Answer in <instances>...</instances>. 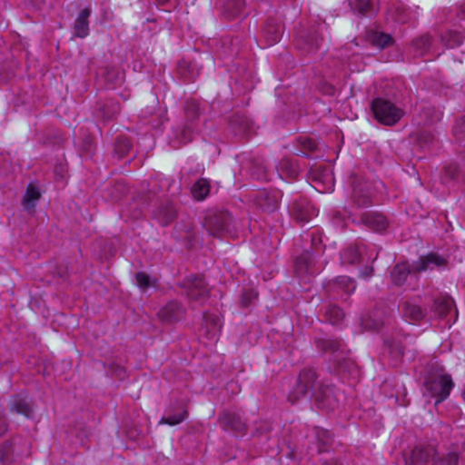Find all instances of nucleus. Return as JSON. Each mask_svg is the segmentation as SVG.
<instances>
[{"instance_id":"33","label":"nucleus","mask_w":465,"mask_h":465,"mask_svg":"<svg viewBox=\"0 0 465 465\" xmlns=\"http://www.w3.org/2000/svg\"><path fill=\"white\" fill-rule=\"evenodd\" d=\"M349 353H344L338 358L333 360V363L336 365L337 370L340 372H348L350 375L356 377L359 373L358 367L354 361L348 358Z\"/></svg>"},{"instance_id":"7","label":"nucleus","mask_w":465,"mask_h":465,"mask_svg":"<svg viewBox=\"0 0 465 465\" xmlns=\"http://www.w3.org/2000/svg\"><path fill=\"white\" fill-rule=\"evenodd\" d=\"M178 285L184 289L186 296L191 302L202 304L209 297L210 290L207 283L199 275L187 276Z\"/></svg>"},{"instance_id":"39","label":"nucleus","mask_w":465,"mask_h":465,"mask_svg":"<svg viewBox=\"0 0 465 465\" xmlns=\"http://www.w3.org/2000/svg\"><path fill=\"white\" fill-rule=\"evenodd\" d=\"M120 112V104L113 100L106 101L99 107V116L104 120L113 119Z\"/></svg>"},{"instance_id":"64","label":"nucleus","mask_w":465,"mask_h":465,"mask_svg":"<svg viewBox=\"0 0 465 465\" xmlns=\"http://www.w3.org/2000/svg\"><path fill=\"white\" fill-rule=\"evenodd\" d=\"M322 465H342V463L336 459H331L326 460Z\"/></svg>"},{"instance_id":"45","label":"nucleus","mask_w":465,"mask_h":465,"mask_svg":"<svg viewBox=\"0 0 465 465\" xmlns=\"http://www.w3.org/2000/svg\"><path fill=\"white\" fill-rule=\"evenodd\" d=\"M41 193L37 187L29 184L23 199V205L25 210H32L35 206V202L39 200Z\"/></svg>"},{"instance_id":"19","label":"nucleus","mask_w":465,"mask_h":465,"mask_svg":"<svg viewBox=\"0 0 465 465\" xmlns=\"http://www.w3.org/2000/svg\"><path fill=\"white\" fill-rule=\"evenodd\" d=\"M184 314L185 309L179 302L170 301L158 312V318L162 322L171 324L181 321Z\"/></svg>"},{"instance_id":"42","label":"nucleus","mask_w":465,"mask_h":465,"mask_svg":"<svg viewBox=\"0 0 465 465\" xmlns=\"http://www.w3.org/2000/svg\"><path fill=\"white\" fill-rule=\"evenodd\" d=\"M297 143L299 144L296 153L297 154H302L309 157L310 154L317 149L316 142L310 137H299L297 139Z\"/></svg>"},{"instance_id":"18","label":"nucleus","mask_w":465,"mask_h":465,"mask_svg":"<svg viewBox=\"0 0 465 465\" xmlns=\"http://www.w3.org/2000/svg\"><path fill=\"white\" fill-rule=\"evenodd\" d=\"M281 197V192L276 189H262L258 191L255 200L262 211L272 213L277 210Z\"/></svg>"},{"instance_id":"3","label":"nucleus","mask_w":465,"mask_h":465,"mask_svg":"<svg viewBox=\"0 0 465 465\" xmlns=\"http://www.w3.org/2000/svg\"><path fill=\"white\" fill-rule=\"evenodd\" d=\"M371 110L379 123L389 126L396 124L404 114L402 109L391 101L381 97L371 101Z\"/></svg>"},{"instance_id":"8","label":"nucleus","mask_w":465,"mask_h":465,"mask_svg":"<svg viewBox=\"0 0 465 465\" xmlns=\"http://www.w3.org/2000/svg\"><path fill=\"white\" fill-rule=\"evenodd\" d=\"M351 202L358 208H367L372 204V185L365 178L353 175L351 177Z\"/></svg>"},{"instance_id":"2","label":"nucleus","mask_w":465,"mask_h":465,"mask_svg":"<svg viewBox=\"0 0 465 465\" xmlns=\"http://www.w3.org/2000/svg\"><path fill=\"white\" fill-rule=\"evenodd\" d=\"M322 381H318V374L312 368L302 369L297 378V382L293 390L288 395V401L294 404L302 397L311 394V398L313 396V392L317 391V387Z\"/></svg>"},{"instance_id":"48","label":"nucleus","mask_w":465,"mask_h":465,"mask_svg":"<svg viewBox=\"0 0 465 465\" xmlns=\"http://www.w3.org/2000/svg\"><path fill=\"white\" fill-rule=\"evenodd\" d=\"M459 455L455 451H449L442 455H438V452L433 456L432 465H458Z\"/></svg>"},{"instance_id":"60","label":"nucleus","mask_w":465,"mask_h":465,"mask_svg":"<svg viewBox=\"0 0 465 465\" xmlns=\"http://www.w3.org/2000/svg\"><path fill=\"white\" fill-rule=\"evenodd\" d=\"M108 370L112 375L119 380L123 381L127 377L125 369L117 363H111Z\"/></svg>"},{"instance_id":"27","label":"nucleus","mask_w":465,"mask_h":465,"mask_svg":"<svg viewBox=\"0 0 465 465\" xmlns=\"http://www.w3.org/2000/svg\"><path fill=\"white\" fill-rule=\"evenodd\" d=\"M92 14V8L86 6L84 8L76 17L74 24V36L84 38L89 34V21L88 18Z\"/></svg>"},{"instance_id":"54","label":"nucleus","mask_w":465,"mask_h":465,"mask_svg":"<svg viewBox=\"0 0 465 465\" xmlns=\"http://www.w3.org/2000/svg\"><path fill=\"white\" fill-rule=\"evenodd\" d=\"M417 143L422 148H429L435 142L434 134L427 130H421L417 134Z\"/></svg>"},{"instance_id":"38","label":"nucleus","mask_w":465,"mask_h":465,"mask_svg":"<svg viewBox=\"0 0 465 465\" xmlns=\"http://www.w3.org/2000/svg\"><path fill=\"white\" fill-rule=\"evenodd\" d=\"M378 0H355L353 8L362 15H373L377 13Z\"/></svg>"},{"instance_id":"21","label":"nucleus","mask_w":465,"mask_h":465,"mask_svg":"<svg viewBox=\"0 0 465 465\" xmlns=\"http://www.w3.org/2000/svg\"><path fill=\"white\" fill-rule=\"evenodd\" d=\"M177 216V211L173 203L170 201L162 202L153 211V218L162 226H167L174 221Z\"/></svg>"},{"instance_id":"46","label":"nucleus","mask_w":465,"mask_h":465,"mask_svg":"<svg viewBox=\"0 0 465 465\" xmlns=\"http://www.w3.org/2000/svg\"><path fill=\"white\" fill-rule=\"evenodd\" d=\"M370 41L372 45L383 49L392 45L393 38L388 34L373 32L370 35Z\"/></svg>"},{"instance_id":"47","label":"nucleus","mask_w":465,"mask_h":465,"mask_svg":"<svg viewBox=\"0 0 465 465\" xmlns=\"http://www.w3.org/2000/svg\"><path fill=\"white\" fill-rule=\"evenodd\" d=\"M324 316L330 323L338 324L343 320L344 312L337 305H329L325 309Z\"/></svg>"},{"instance_id":"40","label":"nucleus","mask_w":465,"mask_h":465,"mask_svg":"<svg viewBox=\"0 0 465 465\" xmlns=\"http://www.w3.org/2000/svg\"><path fill=\"white\" fill-rule=\"evenodd\" d=\"M211 189L210 182L205 178H200L193 186L192 193L198 200H203L209 194Z\"/></svg>"},{"instance_id":"49","label":"nucleus","mask_w":465,"mask_h":465,"mask_svg":"<svg viewBox=\"0 0 465 465\" xmlns=\"http://www.w3.org/2000/svg\"><path fill=\"white\" fill-rule=\"evenodd\" d=\"M251 175L256 180H268V173L263 163L259 159L251 161Z\"/></svg>"},{"instance_id":"63","label":"nucleus","mask_w":465,"mask_h":465,"mask_svg":"<svg viewBox=\"0 0 465 465\" xmlns=\"http://www.w3.org/2000/svg\"><path fill=\"white\" fill-rule=\"evenodd\" d=\"M360 275L362 278H369L373 275V267L368 266L360 272Z\"/></svg>"},{"instance_id":"13","label":"nucleus","mask_w":465,"mask_h":465,"mask_svg":"<svg viewBox=\"0 0 465 465\" xmlns=\"http://www.w3.org/2000/svg\"><path fill=\"white\" fill-rule=\"evenodd\" d=\"M229 128L239 139L249 138L254 133L252 122L242 113H234L230 117Z\"/></svg>"},{"instance_id":"62","label":"nucleus","mask_w":465,"mask_h":465,"mask_svg":"<svg viewBox=\"0 0 465 465\" xmlns=\"http://www.w3.org/2000/svg\"><path fill=\"white\" fill-rule=\"evenodd\" d=\"M8 424L5 416L0 414V438L7 431Z\"/></svg>"},{"instance_id":"5","label":"nucleus","mask_w":465,"mask_h":465,"mask_svg":"<svg viewBox=\"0 0 465 465\" xmlns=\"http://www.w3.org/2000/svg\"><path fill=\"white\" fill-rule=\"evenodd\" d=\"M379 251L373 244L355 243L345 247L341 252V261L346 264H355L363 262H374Z\"/></svg>"},{"instance_id":"43","label":"nucleus","mask_w":465,"mask_h":465,"mask_svg":"<svg viewBox=\"0 0 465 465\" xmlns=\"http://www.w3.org/2000/svg\"><path fill=\"white\" fill-rule=\"evenodd\" d=\"M14 461V442L7 440L0 445V463L10 465Z\"/></svg>"},{"instance_id":"14","label":"nucleus","mask_w":465,"mask_h":465,"mask_svg":"<svg viewBox=\"0 0 465 465\" xmlns=\"http://www.w3.org/2000/svg\"><path fill=\"white\" fill-rule=\"evenodd\" d=\"M448 261L445 257L436 252H430L420 256L417 261L412 262L413 273H420L425 271H432L434 269L445 268Z\"/></svg>"},{"instance_id":"26","label":"nucleus","mask_w":465,"mask_h":465,"mask_svg":"<svg viewBox=\"0 0 465 465\" xmlns=\"http://www.w3.org/2000/svg\"><path fill=\"white\" fill-rule=\"evenodd\" d=\"M262 35L269 45L276 44L282 35V26L274 18H268L265 22Z\"/></svg>"},{"instance_id":"35","label":"nucleus","mask_w":465,"mask_h":465,"mask_svg":"<svg viewBox=\"0 0 465 465\" xmlns=\"http://www.w3.org/2000/svg\"><path fill=\"white\" fill-rule=\"evenodd\" d=\"M272 430V426L269 421L261 420L255 423L252 437L257 439L262 444H264L271 440L270 434Z\"/></svg>"},{"instance_id":"51","label":"nucleus","mask_w":465,"mask_h":465,"mask_svg":"<svg viewBox=\"0 0 465 465\" xmlns=\"http://www.w3.org/2000/svg\"><path fill=\"white\" fill-rule=\"evenodd\" d=\"M460 171L459 166L456 163H450L445 166L443 170V174L441 176V181L444 183H450L451 181H458L460 178Z\"/></svg>"},{"instance_id":"20","label":"nucleus","mask_w":465,"mask_h":465,"mask_svg":"<svg viewBox=\"0 0 465 465\" xmlns=\"http://www.w3.org/2000/svg\"><path fill=\"white\" fill-rule=\"evenodd\" d=\"M294 269L299 277L317 273L318 269L315 267V258L313 254L308 250L304 251L295 259Z\"/></svg>"},{"instance_id":"4","label":"nucleus","mask_w":465,"mask_h":465,"mask_svg":"<svg viewBox=\"0 0 465 465\" xmlns=\"http://www.w3.org/2000/svg\"><path fill=\"white\" fill-rule=\"evenodd\" d=\"M453 386L450 375L444 373L442 368L430 372L425 381L426 390L437 399L436 403L444 401L450 395Z\"/></svg>"},{"instance_id":"22","label":"nucleus","mask_w":465,"mask_h":465,"mask_svg":"<svg viewBox=\"0 0 465 465\" xmlns=\"http://www.w3.org/2000/svg\"><path fill=\"white\" fill-rule=\"evenodd\" d=\"M359 223L375 232H381L389 226L388 219L378 212H365L360 215Z\"/></svg>"},{"instance_id":"6","label":"nucleus","mask_w":465,"mask_h":465,"mask_svg":"<svg viewBox=\"0 0 465 465\" xmlns=\"http://www.w3.org/2000/svg\"><path fill=\"white\" fill-rule=\"evenodd\" d=\"M322 28L323 25H317L301 29L296 35V47L307 54L316 53L323 40Z\"/></svg>"},{"instance_id":"9","label":"nucleus","mask_w":465,"mask_h":465,"mask_svg":"<svg viewBox=\"0 0 465 465\" xmlns=\"http://www.w3.org/2000/svg\"><path fill=\"white\" fill-rule=\"evenodd\" d=\"M436 453V447L432 443L416 444L410 451L403 453L405 465H426L432 461Z\"/></svg>"},{"instance_id":"1","label":"nucleus","mask_w":465,"mask_h":465,"mask_svg":"<svg viewBox=\"0 0 465 465\" xmlns=\"http://www.w3.org/2000/svg\"><path fill=\"white\" fill-rule=\"evenodd\" d=\"M203 227L213 237H223L232 233L233 219L228 211L208 210L203 218Z\"/></svg>"},{"instance_id":"17","label":"nucleus","mask_w":465,"mask_h":465,"mask_svg":"<svg viewBox=\"0 0 465 465\" xmlns=\"http://www.w3.org/2000/svg\"><path fill=\"white\" fill-rule=\"evenodd\" d=\"M8 409L11 413L23 415L26 419H32L35 415V405L24 393L14 395L8 401Z\"/></svg>"},{"instance_id":"28","label":"nucleus","mask_w":465,"mask_h":465,"mask_svg":"<svg viewBox=\"0 0 465 465\" xmlns=\"http://www.w3.org/2000/svg\"><path fill=\"white\" fill-rule=\"evenodd\" d=\"M177 72L184 81L193 82L200 74V67L195 62L182 59L178 63Z\"/></svg>"},{"instance_id":"36","label":"nucleus","mask_w":465,"mask_h":465,"mask_svg":"<svg viewBox=\"0 0 465 465\" xmlns=\"http://www.w3.org/2000/svg\"><path fill=\"white\" fill-rule=\"evenodd\" d=\"M201 114L199 104L195 100H188L184 105L185 124L194 126Z\"/></svg>"},{"instance_id":"24","label":"nucleus","mask_w":465,"mask_h":465,"mask_svg":"<svg viewBox=\"0 0 465 465\" xmlns=\"http://www.w3.org/2000/svg\"><path fill=\"white\" fill-rule=\"evenodd\" d=\"M403 317L410 322L416 323L422 321L426 315V309L421 308L412 301H405L401 303Z\"/></svg>"},{"instance_id":"61","label":"nucleus","mask_w":465,"mask_h":465,"mask_svg":"<svg viewBox=\"0 0 465 465\" xmlns=\"http://www.w3.org/2000/svg\"><path fill=\"white\" fill-rule=\"evenodd\" d=\"M311 244H312V249H313L315 252H322L324 248L322 246V234L317 232H312L311 233Z\"/></svg>"},{"instance_id":"29","label":"nucleus","mask_w":465,"mask_h":465,"mask_svg":"<svg viewBox=\"0 0 465 465\" xmlns=\"http://www.w3.org/2000/svg\"><path fill=\"white\" fill-rule=\"evenodd\" d=\"M411 273H413L412 263L399 262L392 268L391 278L394 285L401 286Z\"/></svg>"},{"instance_id":"11","label":"nucleus","mask_w":465,"mask_h":465,"mask_svg":"<svg viewBox=\"0 0 465 465\" xmlns=\"http://www.w3.org/2000/svg\"><path fill=\"white\" fill-rule=\"evenodd\" d=\"M313 399L318 408L332 411L338 406V398L335 388L330 384L319 383L317 391L313 392Z\"/></svg>"},{"instance_id":"58","label":"nucleus","mask_w":465,"mask_h":465,"mask_svg":"<svg viewBox=\"0 0 465 465\" xmlns=\"http://www.w3.org/2000/svg\"><path fill=\"white\" fill-rule=\"evenodd\" d=\"M257 292L253 290H244L241 295V302L243 307H248L252 302L257 299Z\"/></svg>"},{"instance_id":"10","label":"nucleus","mask_w":465,"mask_h":465,"mask_svg":"<svg viewBox=\"0 0 465 465\" xmlns=\"http://www.w3.org/2000/svg\"><path fill=\"white\" fill-rule=\"evenodd\" d=\"M355 282L348 276H339L330 281L325 290L333 298L347 301L348 297L355 291Z\"/></svg>"},{"instance_id":"59","label":"nucleus","mask_w":465,"mask_h":465,"mask_svg":"<svg viewBox=\"0 0 465 465\" xmlns=\"http://www.w3.org/2000/svg\"><path fill=\"white\" fill-rule=\"evenodd\" d=\"M136 284L139 288L146 290L151 286V281L148 274L143 272H139L135 274Z\"/></svg>"},{"instance_id":"44","label":"nucleus","mask_w":465,"mask_h":465,"mask_svg":"<svg viewBox=\"0 0 465 465\" xmlns=\"http://www.w3.org/2000/svg\"><path fill=\"white\" fill-rule=\"evenodd\" d=\"M440 38L447 47L455 48L462 44L464 36L458 31L449 30Z\"/></svg>"},{"instance_id":"41","label":"nucleus","mask_w":465,"mask_h":465,"mask_svg":"<svg viewBox=\"0 0 465 465\" xmlns=\"http://www.w3.org/2000/svg\"><path fill=\"white\" fill-rule=\"evenodd\" d=\"M412 45L416 54L419 56H423L430 49L431 37L428 34L420 35V37L413 40Z\"/></svg>"},{"instance_id":"50","label":"nucleus","mask_w":465,"mask_h":465,"mask_svg":"<svg viewBox=\"0 0 465 465\" xmlns=\"http://www.w3.org/2000/svg\"><path fill=\"white\" fill-rule=\"evenodd\" d=\"M114 146V152L119 159L124 157L132 148L130 140L124 136L117 137Z\"/></svg>"},{"instance_id":"37","label":"nucleus","mask_w":465,"mask_h":465,"mask_svg":"<svg viewBox=\"0 0 465 465\" xmlns=\"http://www.w3.org/2000/svg\"><path fill=\"white\" fill-rule=\"evenodd\" d=\"M244 8L243 0H226L223 5V14L229 18H234L242 15Z\"/></svg>"},{"instance_id":"55","label":"nucleus","mask_w":465,"mask_h":465,"mask_svg":"<svg viewBox=\"0 0 465 465\" xmlns=\"http://www.w3.org/2000/svg\"><path fill=\"white\" fill-rule=\"evenodd\" d=\"M281 170L283 173L287 175V177L295 179L299 175V171L297 166L290 160L283 159L281 163Z\"/></svg>"},{"instance_id":"32","label":"nucleus","mask_w":465,"mask_h":465,"mask_svg":"<svg viewBox=\"0 0 465 465\" xmlns=\"http://www.w3.org/2000/svg\"><path fill=\"white\" fill-rule=\"evenodd\" d=\"M408 336L395 335L391 338H386L384 342L387 345L390 353L395 358H400L403 355L405 343Z\"/></svg>"},{"instance_id":"34","label":"nucleus","mask_w":465,"mask_h":465,"mask_svg":"<svg viewBox=\"0 0 465 465\" xmlns=\"http://www.w3.org/2000/svg\"><path fill=\"white\" fill-rule=\"evenodd\" d=\"M385 321V312L379 310L373 311L362 319V325L368 330L378 331L380 330Z\"/></svg>"},{"instance_id":"16","label":"nucleus","mask_w":465,"mask_h":465,"mask_svg":"<svg viewBox=\"0 0 465 465\" xmlns=\"http://www.w3.org/2000/svg\"><path fill=\"white\" fill-rule=\"evenodd\" d=\"M291 215L298 222H308L317 215L314 206L304 197L295 199L289 207Z\"/></svg>"},{"instance_id":"56","label":"nucleus","mask_w":465,"mask_h":465,"mask_svg":"<svg viewBox=\"0 0 465 465\" xmlns=\"http://www.w3.org/2000/svg\"><path fill=\"white\" fill-rule=\"evenodd\" d=\"M203 320H204V322L206 323L207 327L211 328L210 331L212 332V335L214 337L220 331V329H221V323H220L219 317L216 315L204 313Z\"/></svg>"},{"instance_id":"15","label":"nucleus","mask_w":465,"mask_h":465,"mask_svg":"<svg viewBox=\"0 0 465 465\" xmlns=\"http://www.w3.org/2000/svg\"><path fill=\"white\" fill-rule=\"evenodd\" d=\"M218 422L225 431L243 436L247 431V425L241 416L235 412L223 411L218 417Z\"/></svg>"},{"instance_id":"30","label":"nucleus","mask_w":465,"mask_h":465,"mask_svg":"<svg viewBox=\"0 0 465 465\" xmlns=\"http://www.w3.org/2000/svg\"><path fill=\"white\" fill-rule=\"evenodd\" d=\"M319 452L327 451L332 445L333 435L327 430L320 427H314L312 430Z\"/></svg>"},{"instance_id":"31","label":"nucleus","mask_w":465,"mask_h":465,"mask_svg":"<svg viewBox=\"0 0 465 465\" xmlns=\"http://www.w3.org/2000/svg\"><path fill=\"white\" fill-rule=\"evenodd\" d=\"M174 407H169L167 410V416H164L160 420L161 424L176 425L183 421L187 417V411L183 408L182 403H179L177 409L178 412L174 410Z\"/></svg>"},{"instance_id":"23","label":"nucleus","mask_w":465,"mask_h":465,"mask_svg":"<svg viewBox=\"0 0 465 465\" xmlns=\"http://www.w3.org/2000/svg\"><path fill=\"white\" fill-rule=\"evenodd\" d=\"M193 131L194 126L188 124H184L183 126L173 129V134L169 139L170 145L173 148L177 149L182 145L191 142L193 139Z\"/></svg>"},{"instance_id":"57","label":"nucleus","mask_w":465,"mask_h":465,"mask_svg":"<svg viewBox=\"0 0 465 465\" xmlns=\"http://www.w3.org/2000/svg\"><path fill=\"white\" fill-rule=\"evenodd\" d=\"M452 132L458 141L465 139V116H461L456 120Z\"/></svg>"},{"instance_id":"53","label":"nucleus","mask_w":465,"mask_h":465,"mask_svg":"<svg viewBox=\"0 0 465 465\" xmlns=\"http://www.w3.org/2000/svg\"><path fill=\"white\" fill-rule=\"evenodd\" d=\"M108 191L109 197L112 200L116 201L126 193L127 187L123 181H116L111 189L108 188Z\"/></svg>"},{"instance_id":"12","label":"nucleus","mask_w":465,"mask_h":465,"mask_svg":"<svg viewBox=\"0 0 465 465\" xmlns=\"http://www.w3.org/2000/svg\"><path fill=\"white\" fill-rule=\"evenodd\" d=\"M314 344L317 350L322 353H330L331 355V361L332 362L335 358H338L344 353L350 352V351L346 349L345 344L341 341L328 336L315 337Z\"/></svg>"},{"instance_id":"25","label":"nucleus","mask_w":465,"mask_h":465,"mask_svg":"<svg viewBox=\"0 0 465 465\" xmlns=\"http://www.w3.org/2000/svg\"><path fill=\"white\" fill-rule=\"evenodd\" d=\"M454 306L453 299L448 294H440L433 298V303L430 311L438 317L444 318L452 310Z\"/></svg>"},{"instance_id":"52","label":"nucleus","mask_w":465,"mask_h":465,"mask_svg":"<svg viewBox=\"0 0 465 465\" xmlns=\"http://www.w3.org/2000/svg\"><path fill=\"white\" fill-rule=\"evenodd\" d=\"M104 77L108 88H114L122 81L119 71L113 67L105 69Z\"/></svg>"}]
</instances>
